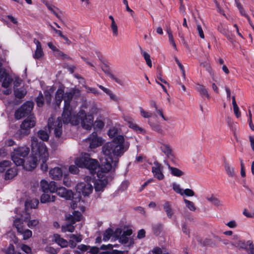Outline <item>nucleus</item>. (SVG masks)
<instances>
[{"instance_id":"obj_7","label":"nucleus","mask_w":254,"mask_h":254,"mask_svg":"<svg viewBox=\"0 0 254 254\" xmlns=\"http://www.w3.org/2000/svg\"><path fill=\"white\" fill-rule=\"evenodd\" d=\"M74 95V91L65 93L64 96V106L62 116L63 122L64 121L66 118L67 119L72 115L73 114L76 112L74 111V108L70 105V102L71 101Z\"/></svg>"},{"instance_id":"obj_29","label":"nucleus","mask_w":254,"mask_h":254,"mask_svg":"<svg viewBox=\"0 0 254 254\" xmlns=\"http://www.w3.org/2000/svg\"><path fill=\"white\" fill-rule=\"evenodd\" d=\"M163 207L167 217L169 218H171L174 215V211L172 208L170 202L169 201H166L163 205Z\"/></svg>"},{"instance_id":"obj_14","label":"nucleus","mask_w":254,"mask_h":254,"mask_svg":"<svg viewBox=\"0 0 254 254\" xmlns=\"http://www.w3.org/2000/svg\"><path fill=\"white\" fill-rule=\"evenodd\" d=\"M163 170V166L157 161H155L152 167V172L154 177L159 180H163L164 178Z\"/></svg>"},{"instance_id":"obj_47","label":"nucleus","mask_w":254,"mask_h":254,"mask_svg":"<svg viewBox=\"0 0 254 254\" xmlns=\"http://www.w3.org/2000/svg\"><path fill=\"white\" fill-rule=\"evenodd\" d=\"M11 164V162L8 160H4L0 162V172H2L6 168L9 167Z\"/></svg>"},{"instance_id":"obj_8","label":"nucleus","mask_w":254,"mask_h":254,"mask_svg":"<svg viewBox=\"0 0 254 254\" xmlns=\"http://www.w3.org/2000/svg\"><path fill=\"white\" fill-rule=\"evenodd\" d=\"M92 183H94L93 179L90 176H86L84 182L79 183L76 185V191L84 196L89 195L93 189Z\"/></svg>"},{"instance_id":"obj_42","label":"nucleus","mask_w":254,"mask_h":254,"mask_svg":"<svg viewBox=\"0 0 254 254\" xmlns=\"http://www.w3.org/2000/svg\"><path fill=\"white\" fill-rule=\"evenodd\" d=\"M38 135L39 137L43 141H47L49 137L47 131L43 130H39Z\"/></svg>"},{"instance_id":"obj_24","label":"nucleus","mask_w":254,"mask_h":254,"mask_svg":"<svg viewBox=\"0 0 254 254\" xmlns=\"http://www.w3.org/2000/svg\"><path fill=\"white\" fill-rule=\"evenodd\" d=\"M224 167L225 171L229 177L235 178L236 177L237 175L235 171V168L231 164L225 161L224 162Z\"/></svg>"},{"instance_id":"obj_64","label":"nucleus","mask_w":254,"mask_h":254,"mask_svg":"<svg viewBox=\"0 0 254 254\" xmlns=\"http://www.w3.org/2000/svg\"><path fill=\"white\" fill-rule=\"evenodd\" d=\"M162 250L160 248L156 247L150 251L149 253L152 254H162Z\"/></svg>"},{"instance_id":"obj_54","label":"nucleus","mask_w":254,"mask_h":254,"mask_svg":"<svg viewBox=\"0 0 254 254\" xmlns=\"http://www.w3.org/2000/svg\"><path fill=\"white\" fill-rule=\"evenodd\" d=\"M70 240H72L74 242L76 243L80 242L82 240V237L80 235H75L74 234H71L69 236Z\"/></svg>"},{"instance_id":"obj_13","label":"nucleus","mask_w":254,"mask_h":254,"mask_svg":"<svg viewBox=\"0 0 254 254\" xmlns=\"http://www.w3.org/2000/svg\"><path fill=\"white\" fill-rule=\"evenodd\" d=\"M57 183L54 181H51L48 183L45 180H42L40 182V187L42 191L45 193H54L56 190Z\"/></svg>"},{"instance_id":"obj_56","label":"nucleus","mask_w":254,"mask_h":254,"mask_svg":"<svg viewBox=\"0 0 254 254\" xmlns=\"http://www.w3.org/2000/svg\"><path fill=\"white\" fill-rule=\"evenodd\" d=\"M249 249L248 250V254H254V245L252 241H248V244Z\"/></svg>"},{"instance_id":"obj_39","label":"nucleus","mask_w":254,"mask_h":254,"mask_svg":"<svg viewBox=\"0 0 254 254\" xmlns=\"http://www.w3.org/2000/svg\"><path fill=\"white\" fill-rule=\"evenodd\" d=\"M54 88L50 87L49 90L45 91V97L46 101L48 103L50 104L52 100V94L54 92Z\"/></svg>"},{"instance_id":"obj_36","label":"nucleus","mask_w":254,"mask_h":254,"mask_svg":"<svg viewBox=\"0 0 254 254\" xmlns=\"http://www.w3.org/2000/svg\"><path fill=\"white\" fill-rule=\"evenodd\" d=\"M3 81L2 83V86L4 88H7L10 85L13 81L12 78L6 72L4 73V75L2 76Z\"/></svg>"},{"instance_id":"obj_17","label":"nucleus","mask_w":254,"mask_h":254,"mask_svg":"<svg viewBox=\"0 0 254 254\" xmlns=\"http://www.w3.org/2000/svg\"><path fill=\"white\" fill-rule=\"evenodd\" d=\"M63 172L62 167H55L49 171L50 177L55 180H59L63 177Z\"/></svg>"},{"instance_id":"obj_41","label":"nucleus","mask_w":254,"mask_h":254,"mask_svg":"<svg viewBox=\"0 0 254 254\" xmlns=\"http://www.w3.org/2000/svg\"><path fill=\"white\" fill-rule=\"evenodd\" d=\"M141 53L142 56L143 57V58H144L147 64L150 67H152V62H151V61L150 59V55L149 54H148L147 52L143 51L142 50H141Z\"/></svg>"},{"instance_id":"obj_21","label":"nucleus","mask_w":254,"mask_h":254,"mask_svg":"<svg viewBox=\"0 0 254 254\" xmlns=\"http://www.w3.org/2000/svg\"><path fill=\"white\" fill-rule=\"evenodd\" d=\"M102 70L107 74L112 79L115 81L117 83L121 85H124V83L123 81L119 78V77H116L114 74H113L109 69V68L107 65H104L102 67Z\"/></svg>"},{"instance_id":"obj_1","label":"nucleus","mask_w":254,"mask_h":254,"mask_svg":"<svg viewBox=\"0 0 254 254\" xmlns=\"http://www.w3.org/2000/svg\"><path fill=\"white\" fill-rule=\"evenodd\" d=\"M124 142L123 136L119 135L102 146V152L106 158V161L101 166V172H109L115 169L119 162V158L125 152Z\"/></svg>"},{"instance_id":"obj_48","label":"nucleus","mask_w":254,"mask_h":254,"mask_svg":"<svg viewBox=\"0 0 254 254\" xmlns=\"http://www.w3.org/2000/svg\"><path fill=\"white\" fill-rule=\"evenodd\" d=\"M108 135L111 138H116L117 136H119L118 135V129L115 127H112L110 128L108 131Z\"/></svg>"},{"instance_id":"obj_59","label":"nucleus","mask_w":254,"mask_h":254,"mask_svg":"<svg viewBox=\"0 0 254 254\" xmlns=\"http://www.w3.org/2000/svg\"><path fill=\"white\" fill-rule=\"evenodd\" d=\"M104 123L101 120L96 121L94 126L96 128L101 129L104 127Z\"/></svg>"},{"instance_id":"obj_28","label":"nucleus","mask_w":254,"mask_h":254,"mask_svg":"<svg viewBox=\"0 0 254 254\" xmlns=\"http://www.w3.org/2000/svg\"><path fill=\"white\" fill-rule=\"evenodd\" d=\"M53 238L55 242L61 247L64 248L67 246V241L63 238H61L60 235L55 234L54 235Z\"/></svg>"},{"instance_id":"obj_23","label":"nucleus","mask_w":254,"mask_h":254,"mask_svg":"<svg viewBox=\"0 0 254 254\" xmlns=\"http://www.w3.org/2000/svg\"><path fill=\"white\" fill-rule=\"evenodd\" d=\"M98 86L105 93L109 96L111 100H113L115 102H119L120 101V98L115 94L111 90L104 87L101 85H98Z\"/></svg>"},{"instance_id":"obj_43","label":"nucleus","mask_w":254,"mask_h":254,"mask_svg":"<svg viewBox=\"0 0 254 254\" xmlns=\"http://www.w3.org/2000/svg\"><path fill=\"white\" fill-rule=\"evenodd\" d=\"M113 234V230L111 228L107 229L103 233V240L104 241L108 240Z\"/></svg>"},{"instance_id":"obj_61","label":"nucleus","mask_w":254,"mask_h":254,"mask_svg":"<svg viewBox=\"0 0 254 254\" xmlns=\"http://www.w3.org/2000/svg\"><path fill=\"white\" fill-rule=\"evenodd\" d=\"M21 249L27 254H29L31 252L30 247L26 245H22L21 247Z\"/></svg>"},{"instance_id":"obj_50","label":"nucleus","mask_w":254,"mask_h":254,"mask_svg":"<svg viewBox=\"0 0 254 254\" xmlns=\"http://www.w3.org/2000/svg\"><path fill=\"white\" fill-rule=\"evenodd\" d=\"M172 187H173V189L175 191H176L177 193H178L181 195L182 194V192H183V190L180 188V185L174 183L173 184Z\"/></svg>"},{"instance_id":"obj_40","label":"nucleus","mask_w":254,"mask_h":254,"mask_svg":"<svg viewBox=\"0 0 254 254\" xmlns=\"http://www.w3.org/2000/svg\"><path fill=\"white\" fill-rule=\"evenodd\" d=\"M19 234L23 236V239L24 240H27L29 239L32 235V231L27 229H24L22 232H20Z\"/></svg>"},{"instance_id":"obj_18","label":"nucleus","mask_w":254,"mask_h":254,"mask_svg":"<svg viewBox=\"0 0 254 254\" xmlns=\"http://www.w3.org/2000/svg\"><path fill=\"white\" fill-rule=\"evenodd\" d=\"M21 218L22 220L26 223L28 227L30 228H33V227L38 225L39 223L38 219H31V216L28 213H26L25 215H22Z\"/></svg>"},{"instance_id":"obj_12","label":"nucleus","mask_w":254,"mask_h":254,"mask_svg":"<svg viewBox=\"0 0 254 254\" xmlns=\"http://www.w3.org/2000/svg\"><path fill=\"white\" fill-rule=\"evenodd\" d=\"M86 141L89 144V147L91 149L95 148L101 146L104 142L103 139L98 136L97 132H93L86 139Z\"/></svg>"},{"instance_id":"obj_49","label":"nucleus","mask_w":254,"mask_h":254,"mask_svg":"<svg viewBox=\"0 0 254 254\" xmlns=\"http://www.w3.org/2000/svg\"><path fill=\"white\" fill-rule=\"evenodd\" d=\"M247 244H248V241L246 243H245L243 241H239L236 244V245L237 246V247H238L240 248H242V249L246 250L247 251V252H248V250H249V247Z\"/></svg>"},{"instance_id":"obj_10","label":"nucleus","mask_w":254,"mask_h":254,"mask_svg":"<svg viewBox=\"0 0 254 254\" xmlns=\"http://www.w3.org/2000/svg\"><path fill=\"white\" fill-rule=\"evenodd\" d=\"M101 167L97 172V176L99 179L97 180L94 183L95 185V190L97 191H100L106 187L108 183V180L106 175L109 172H101Z\"/></svg>"},{"instance_id":"obj_11","label":"nucleus","mask_w":254,"mask_h":254,"mask_svg":"<svg viewBox=\"0 0 254 254\" xmlns=\"http://www.w3.org/2000/svg\"><path fill=\"white\" fill-rule=\"evenodd\" d=\"M48 127L50 130H54L55 135L59 137L62 134V123L58 118L56 121H54V119L51 117L49 119Z\"/></svg>"},{"instance_id":"obj_16","label":"nucleus","mask_w":254,"mask_h":254,"mask_svg":"<svg viewBox=\"0 0 254 254\" xmlns=\"http://www.w3.org/2000/svg\"><path fill=\"white\" fill-rule=\"evenodd\" d=\"M55 192L60 196L69 200L73 197V192L71 190H68L63 187H58L56 185Z\"/></svg>"},{"instance_id":"obj_38","label":"nucleus","mask_w":254,"mask_h":254,"mask_svg":"<svg viewBox=\"0 0 254 254\" xmlns=\"http://www.w3.org/2000/svg\"><path fill=\"white\" fill-rule=\"evenodd\" d=\"M194 19L196 23V31L200 38L202 39H204L205 37L202 27L195 17H194Z\"/></svg>"},{"instance_id":"obj_20","label":"nucleus","mask_w":254,"mask_h":254,"mask_svg":"<svg viewBox=\"0 0 254 254\" xmlns=\"http://www.w3.org/2000/svg\"><path fill=\"white\" fill-rule=\"evenodd\" d=\"M205 198L208 201L217 208L222 207L224 205L222 201L213 194L207 195Z\"/></svg>"},{"instance_id":"obj_5","label":"nucleus","mask_w":254,"mask_h":254,"mask_svg":"<svg viewBox=\"0 0 254 254\" xmlns=\"http://www.w3.org/2000/svg\"><path fill=\"white\" fill-rule=\"evenodd\" d=\"M30 152L29 148L26 146H21L15 147L10 153L11 160L16 166H23L24 164L23 158L26 157Z\"/></svg>"},{"instance_id":"obj_55","label":"nucleus","mask_w":254,"mask_h":254,"mask_svg":"<svg viewBox=\"0 0 254 254\" xmlns=\"http://www.w3.org/2000/svg\"><path fill=\"white\" fill-rule=\"evenodd\" d=\"M123 3L126 5L127 11L128 12H129L130 15L131 16V17L132 18H134V17H135L134 12L129 7L128 5V2H127V0H123Z\"/></svg>"},{"instance_id":"obj_33","label":"nucleus","mask_w":254,"mask_h":254,"mask_svg":"<svg viewBox=\"0 0 254 254\" xmlns=\"http://www.w3.org/2000/svg\"><path fill=\"white\" fill-rule=\"evenodd\" d=\"M167 166H168V168L170 170L171 174L173 176L180 177L184 175V172H183L182 170H180L179 169L174 167H171L168 164H167Z\"/></svg>"},{"instance_id":"obj_52","label":"nucleus","mask_w":254,"mask_h":254,"mask_svg":"<svg viewBox=\"0 0 254 254\" xmlns=\"http://www.w3.org/2000/svg\"><path fill=\"white\" fill-rule=\"evenodd\" d=\"M36 103L38 107H41L43 106L44 104V97L41 93H40L39 95L37 97Z\"/></svg>"},{"instance_id":"obj_44","label":"nucleus","mask_w":254,"mask_h":254,"mask_svg":"<svg viewBox=\"0 0 254 254\" xmlns=\"http://www.w3.org/2000/svg\"><path fill=\"white\" fill-rule=\"evenodd\" d=\"M110 28L112 32V34L113 36L117 37L118 36L119 32H118V27L116 23L115 22H111L110 25Z\"/></svg>"},{"instance_id":"obj_25","label":"nucleus","mask_w":254,"mask_h":254,"mask_svg":"<svg viewBox=\"0 0 254 254\" xmlns=\"http://www.w3.org/2000/svg\"><path fill=\"white\" fill-rule=\"evenodd\" d=\"M81 214L77 211H74L72 215H69L66 218L72 224H74L77 221H79L81 218Z\"/></svg>"},{"instance_id":"obj_58","label":"nucleus","mask_w":254,"mask_h":254,"mask_svg":"<svg viewBox=\"0 0 254 254\" xmlns=\"http://www.w3.org/2000/svg\"><path fill=\"white\" fill-rule=\"evenodd\" d=\"M129 127H130L133 128V129L136 131H139L140 132H142L143 131V129L139 127V126H138V125H137L136 124L131 123L130 122H129Z\"/></svg>"},{"instance_id":"obj_4","label":"nucleus","mask_w":254,"mask_h":254,"mask_svg":"<svg viewBox=\"0 0 254 254\" xmlns=\"http://www.w3.org/2000/svg\"><path fill=\"white\" fill-rule=\"evenodd\" d=\"M74 163L78 167L88 169L91 174L95 173V170L99 167V163L97 160L91 159L87 154L81 155L77 157Z\"/></svg>"},{"instance_id":"obj_31","label":"nucleus","mask_w":254,"mask_h":254,"mask_svg":"<svg viewBox=\"0 0 254 254\" xmlns=\"http://www.w3.org/2000/svg\"><path fill=\"white\" fill-rule=\"evenodd\" d=\"M162 151L168 157L173 156L172 150L170 146L168 144H162L160 146Z\"/></svg>"},{"instance_id":"obj_37","label":"nucleus","mask_w":254,"mask_h":254,"mask_svg":"<svg viewBox=\"0 0 254 254\" xmlns=\"http://www.w3.org/2000/svg\"><path fill=\"white\" fill-rule=\"evenodd\" d=\"M47 8L60 20H62L61 15L58 13L59 9L53 5L46 4Z\"/></svg>"},{"instance_id":"obj_30","label":"nucleus","mask_w":254,"mask_h":254,"mask_svg":"<svg viewBox=\"0 0 254 254\" xmlns=\"http://www.w3.org/2000/svg\"><path fill=\"white\" fill-rule=\"evenodd\" d=\"M39 204V201L36 199H27L25 203V209L36 208Z\"/></svg>"},{"instance_id":"obj_62","label":"nucleus","mask_w":254,"mask_h":254,"mask_svg":"<svg viewBox=\"0 0 254 254\" xmlns=\"http://www.w3.org/2000/svg\"><path fill=\"white\" fill-rule=\"evenodd\" d=\"M45 250L49 254H57V251L52 247H46Z\"/></svg>"},{"instance_id":"obj_15","label":"nucleus","mask_w":254,"mask_h":254,"mask_svg":"<svg viewBox=\"0 0 254 254\" xmlns=\"http://www.w3.org/2000/svg\"><path fill=\"white\" fill-rule=\"evenodd\" d=\"M78 252L79 254H97L99 249L96 247H90L85 245H80L78 246Z\"/></svg>"},{"instance_id":"obj_53","label":"nucleus","mask_w":254,"mask_h":254,"mask_svg":"<svg viewBox=\"0 0 254 254\" xmlns=\"http://www.w3.org/2000/svg\"><path fill=\"white\" fill-rule=\"evenodd\" d=\"M141 115L145 118H149L152 117V114L149 112L145 111L141 107L139 108Z\"/></svg>"},{"instance_id":"obj_46","label":"nucleus","mask_w":254,"mask_h":254,"mask_svg":"<svg viewBox=\"0 0 254 254\" xmlns=\"http://www.w3.org/2000/svg\"><path fill=\"white\" fill-rule=\"evenodd\" d=\"M184 201L185 202L186 206L191 211H194L196 210V207L194 205V204L193 202L187 200L186 199H184Z\"/></svg>"},{"instance_id":"obj_2","label":"nucleus","mask_w":254,"mask_h":254,"mask_svg":"<svg viewBox=\"0 0 254 254\" xmlns=\"http://www.w3.org/2000/svg\"><path fill=\"white\" fill-rule=\"evenodd\" d=\"M31 141L32 155L28 158L24 168L28 171L34 169L37 166L38 160H41L42 164L41 169L44 172L47 171L48 165L46 162L48 159L49 153L45 144L43 142H39L35 136H32Z\"/></svg>"},{"instance_id":"obj_9","label":"nucleus","mask_w":254,"mask_h":254,"mask_svg":"<svg viewBox=\"0 0 254 254\" xmlns=\"http://www.w3.org/2000/svg\"><path fill=\"white\" fill-rule=\"evenodd\" d=\"M34 103L32 101L26 102L22 106L15 112V117L16 119L21 118L29 114L34 107Z\"/></svg>"},{"instance_id":"obj_45","label":"nucleus","mask_w":254,"mask_h":254,"mask_svg":"<svg viewBox=\"0 0 254 254\" xmlns=\"http://www.w3.org/2000/svg\"><path fill=\"white\" fill-rule=\"evenodd\" d=\"M73 224H66L62 227V231L63 232H73L74 231L75 228L72 225Z\"/></svg>"},{"instance_id":"obj_19","label":"nucleus","mask_w":254,"mask_h":254,"mask_svg":"<svg viewBox=\"0 0 254 254\" xmlns=\"http://www.w3.org/2000/svg\"><path fill=\"white\" fill-rule=\"evenodd\" d=\"M34 43L36 46V48L33 55V57L36 60H40L44 56L41 43L36 39L34 40Z\"/></svg>"},{"instance_id":"obj_3","label":"nucleus","mask_w":254,"mask_h":254,"mask_svg":"<svg viewBox=\"0 0 254 254\" xmlns=\"http://www.w3.org/2000/svg\"><path fill=\"white\" fill-rule=\"evenodd\" d=\"M92 115H87L84 110H80L77 114L75 112L72 115L64 121V124L70 123L72 125L76 126L81 123L82 127L86 130H90L93 124Z\"/></svg>"},{"instance_id":"obj_63","label":"nucleus","mask_w":254,"mask_h":254,"mask_svg":"<svg viewBox=\"0 0 254 254\" xmlns=\"http://www.w3.org/2000/svg\"><path fill=\"white\" fill-rule=\"evenodd\" d=\"M119 241L123 244H126L128 241V237L125 236V235L122 234V235L119 238Z\"/></svg>"},{"instance_id":"obj_51","label":"nucleus","mask_w":254,"mask_h":254,"mask_svg":"<svg viewBox=\"0 0 254 254\" xmlns=\"http://www.w3.org/2000/svg\"><path fill=\"white\" fill-rule=\"evenodd\" d=\"M185 195L187 196H192L194 195V192L193 190L190 189H186L183 190L181 195Z\"/></svg>"},{"instance_id":"obj_32","label":"nucleus","mask_w":254,"mask_h":254,"mask_svg":"<svg viewBox=\"0 0 254 254\" xmlns=\"http://www.w3.org/2000/svg\"><path fill=\"white\" fill-rule=\"evenodd\" d=\"M56 196L54 195H50L47 193H43L41 196V202L45 203L49 202H54L55 201Z\"/></svg>"},{"instance_id":"obj_57","label":"nucleus","mask_w":254,"mask_h":254,"mask_svg":"<svg viewBox=\"0 0 254 254\" xmlns=\"http://www.w3.org/2000/svg\"><path fill=\"white\" fill-rule=\"evenodd\" d=\"M85 88L87 89V92L88 93H92L96 95H99L100 94V92L97 89L95 88H92L87 86H85Z\"/></svg>"},{"instance_id":"obj_6","label":"nucleus","mask_w":254,"mask_h":254,"mask_svg":"<svg viewBox=\"0 0 254 254\" xmlns=\"http://www.w3.org/2000/svg\"><path fill=\"white\" fill-rule=\"evenodd\" d=\"M36 124L35 117H30L24 120L20 125V129L15 134V137L21 140L24 136L30 133V129L33 127Z\"/></svg>"},{"instance_id":"obj_34","label":"nucleus","mask_w":254,"mask_h":254,"mask_svg":"<svg viewBox=\"0 0 254 254\" xmlns=\"http://www.w3.org/2000/svg\"><path fill=\"white\" fill-rule=\"evenodd\" d=\"M17 174L16 168H12L8 169L5 174V179L9 180L13 178Z\"/></svg>"},{"instance_id":"obj_27","label":"nucleus","mask_w":254,"mask_h":254,"mask_svg":"<svg viewBox=\"0 0 254 254\" xmlns=\"http://www.w3.org/2000/svg\"><path fill=\"white\" fill-rule=\"evenodd\" d=\"M196 90L202 97L204 96L207 99L210 98L207 89L202 84H197L196 86Z\"/></svg>"},{"instance_id":"obj_60","label":"nucleus","mask_w":254,"mask_h":254,"mask_svg":"<svg viewBox=\"0 0 254 254\" xmlns=\"http://www.w3.org/2000/svg\"><path fill=\"white\" fill-rule=\"evenodd\" d=\"M69 171L73 174H77L79 172V170L76 166L71 165L69 167Z\"/></svg>"},{"instance_id":"obj_35","label":"nucleus","mask_w":254,"mask_h":254,"mask_svg":"<svg viewBox=\"0 0 254 254\" xmlns=\"http://www.w3.org/2000/svg\"><path fill=\"white\" fill-rule=\"evenodd\" d=\"M22 218H16L13 221V225L16 228L18 233L24 229V225L21 220Z\"/></svg>"},{"instance_id":"obj_26","label":"nucleus","mask_w":254,"mask_h":254,"mask_svg":"<svg viewBox=\"0 0 254 254\" xmlns=\"http://www.w3.org/2000/svg\"><path fill=\"white\" fill-rule=\"evenodd\" d=\"M14 93L16 98L22 99L27 94V90L24 87L14 88Z\"/></svg>"},{"instance_id":"obj_22","label":"nucleus","mask_w":254,"mask_h":254,"mask_svg":"<svg viewBox=\"0 0 254 254\" xmlns=\"http://www.w3.org/2000/svg\"><path fill=\"white\" fill-rule=\"evenodd\" d=\"M64 94L65 93L64 89L60 88L57 90L56 92L55 97V102L57 106H59L61 105L63 100H64Z\"/></svg>"}]
</instances>
